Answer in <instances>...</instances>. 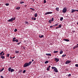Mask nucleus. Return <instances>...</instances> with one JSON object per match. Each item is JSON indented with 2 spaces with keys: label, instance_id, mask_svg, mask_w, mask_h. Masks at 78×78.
Masks as SVG:
<instances>
[{
  "label": "nucleus",
  "instance_id": "nucleus-1",
  "mask_svg": "<svg viewBox=\"0 0 78 78\" xmlns=\"http://www.w3.org/2000/svg\"><path fill=\"white\" fill-rule=\"evenodd\" d=\"M52 69H54V71L55 72H56V73H58V69H57L55 67H51Z\"/></svg>",
  "mask_w": 78,
  "mask_h": 78
},
{
  "label": "nucleus",
  "instance_id": "nucleus-2",
  "mask_svg": "<svg viewBox=\"0 0 78 78\" xmlns=\"http://www.w3.org/2000/svg\"><path fill=\"white\" fill-rule=\"evenodd\" d=\"M67 12V8H64L62 10V12L63 13H66Z\"/></svg>",
  "mask_w": 78,
  "mask_h": 78
},
{
  "label": "nucleus",
  "instance_id": "nucleus-3",
  "mask_svg": "<svg viewBox=\"0 0 78 78\" xmlns=\"http://www.w3.org/2000/svg\"><path fill=\"white\" fill-rule=\"evenodd\" d=\"M53 12H46L44 14V15H47V14H52Z\"/></svg>",
  "mask_w": 78,
  "mask_h": 78
},
{
  "label": "nucleus",
  "instance_id": "nucleus-4",
  "mask_svg": "<svg viewBox=\"0 0 78 78\" xmlns=\"http://www.w3.org/2000/svg\"><path fill=\"white\" fill-rule=\"evenodd\" d=\"M28 66H29L28 65V62L25 63L23 65V67H28Z\"/></svg>",
  "mask_w": 78,
  "mask_h": 78
},
{
  "label": "nucleus",
  "instance_id": "nucleus-5",
  "mask_svg": "<svg viewBox=\"0 0 78 78\" xmlns=\"http://www.w3.org/2000/svg\"><path fill=\"white\" fill-rule=\"evenodd\" d=\"M54 61L56 62H58L59 61V59L57 58H54Z\"/></svg>",
  "mask_w": 78,
  "mask_h": 78
},
{
  "label": "nucleus",
  "instance_id": "nucleus-6",
  "mask_svg": "<svg viewBox=\"0 0 78 78\" xmlns=\"http://www.w3.org/2000/svg\"><path fill=\"white\" fill-rule=\"evenodd\" d=\"M13 18H11V19H9L8 20V21L9 22H13Z\"/></svg>",
  "mask_w": 78,
  "mask_h": 78
},
{
  "label": "nucleus",
  "instance_id": "nucleus-7",
  "mask_svg": "<svg viewBox=\"0 0 78 78\" xmlns=\"http://www.w3.org/2000/svg\"><path fill=\"white\" fill-rule=\"evenodd\" d=\"M70 62H71V61H69V60H67L65 62V64H69V63H70Z\"/></svg>",
  "mask_w": 78,
  "mask_h": 78
},
{
  "label": "nucleus",
  "instance_id": "nucleus-8",
  "mask_svg": "<svg viewBox=\"0 0 78 78\" xmlns=\"http://www.w3.org/2000/svg\"><path fill=\"white\" fill-rule=\"evenodd\" d=\"M4 53V52L3 51L1 52L0 53V56H1V55L3 56V55H5V53Z\"/></svg>",
  "mask_w": 78,
  "mask_h": 78
},
{
  "label": "nucleus",
  "instance_id": "nucleus-9",
  "mask_svg": "<svg viewBox=\"0 0 78 78\" xmlns=\"http://www.w3.org/2000/svg\"><path fill=\"white\" fill-rule=\"evenodd\" d=\"M71 10L72 11H71L72 13H73V12H75V11H76V10H75V9H71Z\"/></svg>",
  "mask_w": 78,
  "mask_h": 78
},
{
  "label": "nucleus",
  "instance_id": "nucleus-10",
  "mask_svg": "<svg viewBox=\"0 0 78 78\" xmlns=\"http://www.w3.org/2000/svg\"><path fill=\"white\" fill-rule=\"evenodd\" d=\"M13 42H19V40L16 39L15 40L13 41Z\"/></svg>",
  "mask_w": 78,
  "mask_h": 78
},
{
  "label": "nucleus",
  "instance_id": "nucleus-11",
  "mask_svg": "<svg viewBox=\"0 0 78 78\" xmlns=\"http://www.w3.org/2000/svg\"><path fill=\"white\" fill-rule=\"evenodd\" d=\"M1 58H2V59H5V56H3V55H1Z\"/></svg>",
  "mask_w": 78,
  "mask_h": 78
},
{
  "label": "nucleus",
  "instance_id": "nucleus-12",
  "mask_svg": "<svg viewBox=\"0 0 78 78\" xmlns=\"http://www.w3.org/2000/svg\"><path fill=\"white\" fill-rule=\"evenodd\" d=\"M31 63H32V61H30L29 63H28V65L29 66H30V65L31 64Z\"/></svg>",
  "mask_w": 78,
  "mask_h": 78
},
{
  "label": "nucleus",
  "instance_id": "nucleus-13",
  "mask_svg": "<svg viewBox=\"0 0 78 78\" xmlns=\"http://www.w3.org/2000/svg\"><path fill=\"white\" fill-rule=\"evenodd\" d=\"M78 48V46H77V45H76V46H75L73 48V50H75V48Z\"/></svg>",
  "mask_w": 78,
  "mask_h": 78
},
{
  "label": "nucleus",
  "instance_id": "nucleus-14",
  "mask_svg": "<svg viewBox=\"0 0 78 78\" xmlns=\"http://www.w3.org/2000/svg\"><path fill=\"white\" fill-rule=\"evenodd\" d=\"M64 41H66V42H69V40L68 39H65Z\"/></svg>",
  "mask_w": 78,
  "mask_h": 78
},
{
  "label": "nucleus",
  "instance_id": "nucleus-15",
  "mask_svg": "<svg viewBox=\"0 0 78 78\" xmlns=\"http://www.w3.org/2000/svg\"><path fill=\"white\" fill-rule=\"evenodd\" d=\"M46 56H51V55L50 54H46Z\"/></svg>",
  "mask_w": 78,
  "mask_h": 78
},
{
  "label": "nucleus",
  "instance_id": "nucleus-16",
  "mask_svg": "<svg viewBox=\"0 0 78 78\" xmlns=\"http://www.w3.org/2000/svg\"><path fill=\"white\" fill-rule=\"evenodd\" d=\"M57 11H59V8L58 7H57L55 9Z\"/></svg>",
  "mask_w": 78,
  "mask_h": 78
},
{
  "label": "nucleus",
  "instance_id": "nucleus-17",
  "mask_svg": "<svg viewBox=\"0 0 78 78\" xmlns=\"http://www.w3.org/2000/svg\"><path fill=\"white\" fill-rule=\"evenodd\" d=\"M16 37H14V38H13V39H12V42H13L14 41H15L16 40Z\"/></svg>",
  "mask_w": 78,
  "mask_h": 78
},
{
  "label": "nucleus",
  "instance_id": "nucleus-18",
  "mask_svg": "<svg viewBox=\"0 0 78 78\" xmlns=\"http://www.w3.org/2000/svg\"><path fill=\"white\" fill-rule=\"evenodd\" d=\"M44 35H41V36L39 35V37H40V38H42V37H44Z\"/></svg>",
  "mask_w": 78,
  "mask_h": 78
},
{
  "label": "nucleus",
  "instance_id": "nucleus-19",
  "mask_svg": "<svg viewBox=\"0 0 78 78\" xmlns=\"http://www.w3.org/2000/svg\"><path fill=\"white\" fill-rule=\"evenodd\" d=\"M63 53V51L61 50L60 51V54L61 55Z\"/></svg>",
  "mask_w": 78,
  "mask_h": 78
},
{
  "label": "nucleus",
  "instance_id": "nucleus-20",
  "mask_svg": "<svg viewBox=\"0 0 78 78\" xmlns=\"http://www.w3.org/2000/svg\"><path fill=\"white\" fill-rule=\"evenodd\" d=\"M66 56V54L65 55H62V58H64V57H65Z\"/></svg>",
  "mask_w": 78,
  "mask_h": 78
},
{
  "label": "nucleus",
  "instance_id": "nucleus-21",
  "mask_svg": "<svg viewBox=\"0 0 78 78\" xmlns=\"http://www.w3.org/2000/svg\"><path fill=\"white\" fill-rule=\"evenodd\" d=\"M8 70H9V72H10V71H11V67L9 68L8 69Z\"/></svg>",
  "mask_w": 78,
  "mask_h": 78
},
{
  "label": "nucleus",
  "instance_id": "nucleus-22",
  "mask_svg": "<svg viewBox=\"0 0 78 78\" xmlns=\"http://www.w3.org/2000/svg\"><path fill=\"white\" fill-rule=\"evenodd\" d=\"M20 9V7L16 8V9H17V10Z\"/></svg>",
  "mask_w": 78,
  "mask_h": 78
},
{
  "label": "nucleus",
  "instance_id": "nucleus-23",
  "mask_svg": "<svg viewBox=\"0 0 78 78\" xmlns=\"http://www.w3.org/2000/svg\"><path fill=\"white\" fill-rule=\"evenodd\" d=\"M34 16L35 17H37V13H36L35 14H34Z\"/></svg>",
  "mask_w": 78,
  "mask_h": 78
},
{
  "label": "nucleus",
  "instance_id": "nucleus-24",
  "mask_svg": "<svg viewBox=\"0 0 78 78\" xmlns=\"http://www.w3.org/2000/svg\"><path fill=\"white\" fill-rule=\"evenodd\" d=\"M14 69H11V73H12V72H14Z\"/></svg>",
  "mask_w": 78,
  "mask_h": 78
},
{
  "label": "nucleus",
  "instance_id": "nucleus-25",
  "mask_svg": "<svg viewBox=\"0 0 78 78\" xmlns=\"http://www.w3.org/2000/svg\"><path fill=\"white\" fill-rule=\"evenodd\" d=\"M61 27H62L61 24H60L58 27V28H61Z\"/></svg>",
  "mask_w": 78,
  "mask_h": 78
},
{
  "label": "nucleus",
  "instance_id": "nucleus-26",
  "mask_svg": "<svg viewBox=\"0 0 78 78\" xmlns=\"http://www.w3.org/2000/svg\"><path fill=\"white\" fill-rule=\"evenodd\" d=\"M48 62H49L48 61H47L45 62L44 63L45 64H47V63H48Z\"/></svg>",
  "mask_w": 78,
  "mask_h": 78
},
{
  "label": "nucleus",
  "instance_id": "nucleus-27",
  "mask_svg": "<svg viewBox=\"0 0 78 78\" xmlns=\"http://www.w3.org/2000/svg\"><path fill=\"white\" fill-rule=\"evenodd\" d=\"M3 70H4V68H3L1 69H0V72H2V71H3Z\"/></svg>",
  "mask_w": 78,
  "mask_h": 78
},
{
  "label": "nucleus",
  "instance_id": "nucleus-28",
  "mask_svg": "<svg viewBox=\"0 0 78 78\" xmlns=\"http://www.w3.org/2000/svg\"><path fill=\"white\" fill-rule=\"evenodd\" d=\"M60 20L61 21H62L63 20V17H61L60 19Z\"/></svg>",
  "mask_w": 78,
  "mask_h": 78
},
{
  "label": "nucleus",
  "instance_id": "nucleus-29",
  "mask_svg": "<svg viewBox=\"0 0 78 78\" xmlns=\"http://www.w3.org/2000/svg\"><path fill=\"white\" fill-rule=\"evenodd\" d=\"M6 56H7V57H9V54H7Z\"/></svg>",
  "mask_w": 78,
  "mask_h": 78
},
{
  "label": "nucleus",
  "instance_id": "nucleus-30",
  "mask_svg": "<svg viewBox=\"0 0 78 78\" xmlns=\"http://www.w3.org/2000/svg\"><path fill=\"white\" fill-rule=\"evenodd\" d=\"M51 19L52 20H51V22H53L54 21V18H52Z\"/></svg>",
  "mask_w": 78,
  "mask_h": 78
},
{
  "label": "nucleus",
  "instance_id": "nucleus-31",
  "mask_svg": "<svg viewBox=\"0 0 78 78\" xmlns=\"http://www.w3.org/2000/svg\"><path fill=\"white\" fill-rule=\"evenodd\" d=\"M58 51H54V53H58Z\"/></svg>",
  "mask_w": 78,
  "mask_h": 78
},
{
  "label": "nucleus",
  "instance_id": "nucleus-32",
  "mask_svg": "<svg viewBox=\"0 0 78 78\" xmlns=\"http://www.w3.org/2000/svg\"><path fill=\"white\" fill-rule=\"evenodd\" d=\"M30 9H32V11H35L34 9H33L32 8H30Z\"/></svg>",
  "mask_w": 78,
  "mask_h": 78
},
{
  "label": "nucleus",
  "instance_id": "nucleus-33",
  "mask_svg": "<svg viewBox=\"0 0 78 78\" xmlns=\"http://www.w3.org/2000/svg\"><path fill=\"white\" fill-rule=\"evenodd\" d=\"M16 31H17V29H15L14 30V32H16Z\"/></svg>",
  "mask_w": 78,
  "mask_h": 78
},
{
  "label": "nucleus",
  "instance_id": "nucleus-34",
  "mask_svg": "<svg viewBox=\"0 0 78 78\" xmlns=\"http://www.w3.org/2000/svg\"><path fill=\"white\" fill-rule=\"evenodd\" d=\"M10 59H14V58H15V56H14L13 57H12L11 56L10 57Z\"/></svg>",
  "mask_w": 78,
  "mask_h": 78
},
{
  "label": "nucleus",
  "instance_id": "nucleus-35",
  "mask_svg": "<svg viewBox=\"0 0 78 78\" xmlns=\"http://www.w3.org/2000/svg\"><path fill=\"white\" fill-rule=\"evenodd\" d=\"M25 23H26V24H27V25H28V22H27V21L25 22Z\"/></svg>",
  "mask_w": 78,
  "mask_h": 78
},
{
  "label": "nucleus",
  "instance_id": "nucleus-36",
  "mask_svg": "<svg viewBox=\"0 0 78 78\" xmlns=\"http://www.w3.org/2000/svg\"><path fill=\"white\" fill-rule=\"evenodd\" d=\"M15 53H19V51H16Z\"/></svg>",
  "mask_w": 78,
  "mask_h": 78
},
{
  "label": "nucleus",
  "instance_id": "nucleus-37",
  "mask_svg": "<svg viewBox=\"0 0 78 78\" xmlns=\"http://www.w3.org/2000/svg\"><path fill=\"white\" fill-rule=\"evenodd\" d=\"M50 70V69L49 68H47V70L48 71V70Z\"/></svg>",
  "mask_w": 78,
  "mask_h": 78
},
{
  "label": "nucleus",
  "instance_id": "nucleus-38",
  "mask_svg": "<svg viewBox=\"0 0 78 78\" xmlns=\"http://www.w3.org/2000/svg\"><path fill=\"white\" fill-rule=\"evenodd\" d=\"M9 3H6L5 4L6 6H9Z\"/></svg>",
  "mask_w": 78,
  "mask_h": 78
},
{
  "label": "nucleus",
  "instance_id": "nucleus-39",
  "mask_svg": "<svg viewBox=\"0 0 78 78\" xmlns=\"http://www.w3.org/2000/svg\"><path fill=\"white\" fill-rule=\"evenodd\" d=\"M16 20V17H14L13 18V21L15 20Z\"/></svg>",
  "mask_w": 78,
  "mask_h": 78
},
{
  "label": "nucleus",
  "instance_id": "nucleus-40",
  "mask_svg": "<svg viewBox=\"0 0 78 78\" xmlns=\"http://www.w3.org/2000/svg\"><path fill=\"white\" fill-rule=\"evenodd\" d=\"M21 42H20L19 43H18L17 44V45H20V44L21 43Z\"/></svg>",
  "mask_w": 78,
  "mask_h": 78
},
{
  "label": "nucleus",
  "instance_id": "nucleus-41",
  "mask_svg": "<svg viewBox=\"0 0 78 78\" xmlns=\"http://www.w3.org/2000/svg\"><path fill=\"white\" fill-rule=\"evenodd\" d=\"M71 76V74H68V76Z\"/></svg>",
  "mask_w": 78,
  "mask_h": 78
},
{
  "label": "nucleus",
  "instance_id": "nucleus-42",
  "mask_svg": "<svg viewBox=\"0 0 78 78\" xmlns=\"http://www.w3.org/2000/svg\"><path fill=\"white\" fill-rule=\"evenodd\" d=\"M51 20H49L48 21V22L50 23H51Z\"/></svg>",
  "mask_w": 78,
  "mask_h": 78
},
{
  "label": "nucleus",
  "instance_id": "nucleus-43",
  "mask_svg": "<svg viewBox=\"0 0 78 78\" xmlns=\"http://www.w3.org/2000/svg\"><path fill=\"white\" fill-rule=\"evenodd\" d=\"M58 24H59L58 23H57L55 25V26H58Z\"/></svg>",
  "mask_w": 78,
  "mask_h": 78
},
{
  "label": "nucleus",
  "instance_id": "nucleus-44",
  "mask_svg": "<svg viewBox=\"0 0 78 78\" xmlns=\"http://www.w3.org/2000/svg\"><path fill=\"white\" fill-rule=\"evenodd\" d=\"M75 66H76V67H78V64H76L75 65Z\"/></svg>",
  "mask_w": 78,
  "mask_h": 78
},
{
  "label": "nucleus",
  "instance_id": "nucleus-45",
  "mask_svg": "<svg viewBox=\"0 0 78 78\" xmlns=\"http://www.w3.org/2000/svg\"><path fill=\"white\" fill-rule=\"evenodd\" d=\"M26 72V70H24L23 71V73H25Z\"/></svg>",
  "mask_w": 78,
  "mask_h": 78
},
{
  "label": "nucleus",
  "instance_id": "nucleus-46",
  "mask_svg": "<svg viewBox=\"0 0 78 78\" xmlns=\"http://www.w3.org/2000/svg\"><path fill=\"white\" fill-rule=\"evenodd\" d=\"M44 3H46V0H44Z\"/></svg>",
  "mask_w": 78,
  "mask_h": 78
},
{
  "label": "nucleus",
  "instance_id": "nucleus-47",
  "mask_svg": "<svg viewBox=\"0 0 78 78\" xmlns=\"http://www.w3.org/2000/svg\"><path fill=\"white\" fill-rule=\"evenodd\" d=\"M20 4H22V3H24V2H20Z\"/></svg>",
  "mask_w": 78,
  "mask_h": 78
},
{
  "label": "nucleus",
  "instance_id": "nucleus-48",
  "mask_svg": "<svg viewBox=\"0 0 78 78\" xmlns=\"http://www.w3.org/2000/svg\"><path fill=\"white\" fill-rule=\"evenodd\" d=\"M1 78H4V77H3V76H1Z\"/></svg>",
  "mask_w": 78,
  "mask_h": 78
},
{
  "label": "nucleus",
  "instance_id": "nucleus-49",
  "mask_svg": "<svg viewBox=\"0 0 78 78\" xmlns=\"http://www.w3.org/2000/svg\"><path fill=\"white\" fill-rule=\"evenodd\" d=\"M53 26H50V28H52V27H53Z\"/></svg>",
  "mask_w": 78,
  "mask_h": 78
},
{
  "label": "nucleus",
  "instance_id": "nucleus-50",
  "mask_svg": "<svg viewBox=\"0 0 78 78\" xmlns=\"http://www.w3.org/2000/svg\"><path fill=\"white\" fill-rule=\"evenodd\" d=\"M36 20V18H34V20Z\"/></svg>",
  "mask_w": 78,
  "mask_h": 78
},
{
  "label": "nucleus",
  "instance_id": "nucleus-51",
  "mask_svg": "<svg viewBox=\"0 0 78 78\" xmlns=\"http://www.w3.org/2000/svg\"><path fill=\"white\" fill-rule=\"evenodd\" d=\"M73 33H75V31L73 30Z\"/></svg>",
  "mask_w": 78,
  "mask_h": 78
},
{
  "label": "nucleus",
  "instance_id": "nucleus-52",
  "mask_svg": "<svg viewBox=\"0 0 78 78\" xmlns=\"http://www.w3.org/2000/svg\"><path fill=\"white\" fill-rule=\"evenodd\" d=\"M50 67H51V66H48V68H50Z\"/></svg>",
  "mask_w": 78,
  "mask_h": 78
},
{
  "label": "nucleus",
  "instance_id": "nucleus-53",
  "mask_svg": "<svg viewBox=\"0 0 78 78\" xmlns=\"http://www.w3.org/2000/svg\"><path fill=\"white\" fill-rule=\"evenodd\" d=\"M23 49H24L25 50V47H23Z\"/></svg>",
  "mask_w": 78,
  "mask_h": 78
},
{
  "label": "nucleus",
  "instance_id": "nucleus-54",
  "mask_svg": "<svg viewBox=\"0 0 78 78\" xmlns=\"http://www.w3.org/2000/svg\"><path fill=\"white\" fill-rule=\"evenodd\" d=\"M58 28H59V27H56V29H58Z\"/></svg>",
  "mask_w": 78,
  "mask_h": 78
},
{
  "label": "nucleus",
  "instance_id": "nucleus-55",
  "mask_svg": "<svg viewBox=\"0 0 78 78\" xmlns=\"http://www.w3.org/2000/svg\"><path fill=\"white\" fill-rule=\"evenodd\" d=\"M31 19L32 20H33V17H32Z\"/></svg>",
  "mask_w": 78,
  "mask_h": 78
},
{
  "label": "nucleus",
  "instance_id": "nucleus-56",
  "mask_svg": "<svg viewBox=\"0 0 78 78\" xmlns=\"http://www.w3.org/2000/svg\"><path fill=\"white\" fill-rule=\"evenodd\" d=\"M76 11L78 12V10H76Z\"/></svg>",
  "mask_w": 78,
  "mask_h": 78
},
{
  "label": "nucleus",
  "instance_id": "nucleus-57",
  "mask_svg": "<svg viewBox=\"0 0 78 78\" xmlns=\"http://www.w3.org/2000/svg\"><path fill=\"white\" fill-rule=\"evenodd\" d=\"M53 27H55L56 26H55V25H53Z\"/></svg>",
  "mask_w": 78,
  "mask_h": 78
},
{
  "label": "nucleus",
  "instance_id": "nucleus-58",
  "mask_svg": "<svg viewBox=\"0 0 78 78\" xmlns=\"http://www.w3.org/2000/svg\"><path fill=\"white\" fill-rule=\"evenodd\" d=\"M32 62H33V61H34V59H32Z\"/></svg>",
  "mask_w": 78,
  "mask_h": 78
},
{
  "label": "nucleus",
  "instance_id": "nucleus-59",
  "mask_svg": "<svg viewBox=\"0 0 78 78\" xmlns=\"http://www.w3.org/2000/svg\"><path fill=\"white\" fill-rule=\"evenodd\" d=\"M27 5H24V6H25V7H26V6H27Z\"/></svg>",
  "mask_w": 78,
  "mask_h": 78
},
{
  "label": "nucleus",
  "instance_id": "nucleus-60",
  "mask_svg": "<svg viewBox=\"0 0 78 78\" xmlns=\"http://www.w3.org/2000/svg\"><path fill=\"white\" fill-rule=\"evenodd\" d=\"M76 45L77 46V47H78V44H77Z\"/></svg>",
  "mask_w": 78,
  "mask_h": 78
},
{
  "label": "nucleus",
  "instance_id": "nucleus-61",
  "mask_svg": "<svg viewBox=\"0 0 78 78\" xmlns=\"http://www.w3.org/2000/svg\"><path fill=\"white\" fill-rule=\"evenodd\" d=\"M0 5H1V4H0Z\"/></svg>",
  "mask_w": 78,
  "mask_h": 78
}]
</instances>
